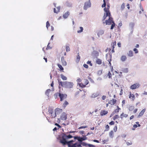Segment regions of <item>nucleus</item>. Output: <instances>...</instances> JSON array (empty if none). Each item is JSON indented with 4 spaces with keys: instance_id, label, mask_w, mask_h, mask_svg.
Masks as SVG:
<instances>
[{
    "instance_id": "obj_1",
    "label": "nucleus",
    "mask_w": 147,
    "mask_h": 147,
    "mask_svg": "<svg viewBox=\"0 0 147 147\" xmlns=\"http://www.w3.org/2000/svg\"><path fill=\"white\" fill-rule=\"evenodd\" d=\"M73 138V136L71 135H67L65 134H63L62 136V138L60 140V142L63 145L67 144L69 147H81V144L79 142H76L74 144L73 143L74 142L73 140L67 142V140L69 139Z\"/></svg>"
},
{
    "instance_id": "obj_2",
    "label": "nucleus",
    "mask_w": 147,
    "mask_h": 147,
    "mask_svg": "<svg viewBox=\"0 0 147 147\" xmlns=\"http://www.w3.org/2000/svg\"><path fill=\"white\" fill-rule=\"evenodd\" d=\"M59 84V87L60 88L61 87H63L67 88H71L73 87L74 85V83L72 82L67 81L62 82L60 80L58 79Z\"/></svg>"
},
{
    "instance_id": "obj_3",
    "label": "nucleus",
    "mask_w": 147,
    "mask_h": 147,
    "mask_svg": "<svg viewBox=\"0 0 147 147\" xmlns=\"http://www.w3.org/2000/svg\"><path fill=\"white\" fill-rule=\"evenodd\" d=\"M53 107H49L48 109V111L47 112V113L51 116V118L55 117L56 116V114H53Z\"/></svg>"
},
{
    "instance_id": "obj_4",
    "label": "nucleus",
    "mask_w": 147,
    "mask_h": 147,
    "mask_svg": "<svg viewBox=\"0 0 147 147\" xmlns=\"http://www.w3.org/2000/svg\"><path fill=\"white\" fill-rule=\"evenodd\" d=\"M89 82L87 79H84L83 82L78 83V84L82 88H84L86 87L87 85L88 84Z\"/></svg>"
},
{
    "instance_id": "obj_5",
    "label": "nucleus",
    "mask_w": 147,
    "mask_h": 147,
    "mask_svg": "<svg viewBox=\"0 0 147 147\" xmlns=\"http://www.w3.org/2000/svg\"><path fill=\"white\" fill-rule=\"evenodd\" d=\"M90 6L91 3L90 1L89 0L85 3L84 5V9L85 10H86L88 7H90Z\"/></svg>"
},
{
    "instance_id": "obj_6",
    "label": "nucleus",
    "mask_w": 147,
    "mask_h": 147,
    "mask_svg": "<svg viewBox=\"0 0 147 147\" xmlns=\"http://www.w3.org/2000/svg\"><path fill=\"white\" fill-rule=\"evenodd\" d=\"M140 86L139 84L137 83L131 85L130 87V88L131 89L134 90L138 88Z\"/></svg>"
},
{
    "instance_id": "obj_7",
    "label": "nucleus",
    "mask_w": 147,
    "mask_h": 147,
    "mask_svg": "<svg viewBox=\"0 0 147 147\" xmlns=\"http://www.w3.org/2000/svg\"><path fill=\"white\" fill-rule=\"evenodd\" d=\"M113 19L110 16L109 17V19L108 20L105 21V23L106 25H110L113 22H114L113 20Z\"/></svg>"
},
{
    "instance_id": "obj_8",
    "label": "nucleus",
    "mask_w": 147,
    "mask_h": 147,
    "mask_svg": "<svg viewBox=\"0 0 147 147\" xmlns=\"http://www.w3.org/2000/svg\"><path fill=\"white\" fill-rule=\"evenodd\" d=\"M59 97L60 99V100L61 101H63V100L67 98V95L65 94L59 93Z\"/></svg>"
},
{
    "instance_id": "obj_9",
    "label": "nucleus",
    "mask_w": 147,
    "mask_h": 147,
    "mask_svg": "<svg viewBox=\"0 0 147 147\" xmlns=\"http://www.w3.org/2000/svg\"><path fill=\"white\" fill-rule=\"evenodd\" d=\"M74 139H77L78 141L80 142H82L83 140H85L87 138L86 137L80 138L77 136H74Z\"/></svg>"
},
{
    "instance_id": "obj_10",
    "label": "nucleus",
    "mask_w": 147,
    "mask_h": 147,
    "mask_svg": "<svg viewBox=\"0 0 147 147\" xmlns=\"http://www.w3.org/2000/svg\"><path fill=\"white\" fill-rule=\"evenodd\" d=\"M105 13H104V16L103 17V20H104L107 18V17L109 16L110 17L111 16V14L110 12H108L107 11H105Z\"/></svg>"
},
{
    "instance_id": "obj_11",
    "label": "nucleus",
    "mask_w": 147,
    "mask_h": 147,
    "mask_svg": "<svg viewBox=\"0 0 147 147\" xmlns=\"http://www.w3.org/2000/svg\"><path fill=\"white\" fill-rule=\"evenodd\" d=\"M55 114H56H56H59L61 113L63 111V110L61 109L57 108L55 109Z\"/></svg>"
},
{
    "instance_id": "obj_12",
    "label": "nucleus",
    "mask_w": 147,
    "mask_h": 147,
    "mask_svg": "<svg viewBox=\"0 0 147 147\" xmlns=\"http://www.w3.org/2000/svg\"><path fill=\"white\" fill-rule=\"evenodd\" d=\"M116 102L117 100L116 99H113L109 101L108 104H110L111 105H114Z\"/></svg>"
},
{
    "instance_id": "obj_13",
    "label": "nucleus",
    "mask_w": 147,
    "mask_h": 147,
    "mask_svg": "<svg viewBox=\"0 0 147 147\" xmlns=\"http://www.w3.org/2000/svg\"><path fill=\"white\" fill-rule=\"evenodd\" d=\"M67 115L65 113H63L61 117V118L62 120H65L67 118Z\"/></svg>"
},
{
    "instance_id": "obj_14",
    "label": "nucleus",
    "mask_w": 147,
    "mask_h": 147,
    "mask_svg": "<svg viewBox=\"0 0 147 147\" xmlns=\"http://www.w3.org/2000/svg\"><path fill=\"white\" fill-rule=\"evenodd\" d=\"M129 98L131 99L133 101H134L135 99V96L133 94L131 93V92H130L129 94Z\"/></svg>"
},
{
    "instance_id": "obj_15",
    "label": "nucleus",
    "mask_w": 147,
    "mask_h": 147,
    "mask_svg": "<svg viewBox=\"0 0 147 147\" xmlns=\"http://www.w3.org/2000/svg\"><path fill=\"white\" fill-rule=\"evenodd\" d=\"M128 116V115L127 114H125L123 112H122L120 115V117L121 119H123V118H126Z\"/></svg>"
},
{
    "instance_id": "obj_16",
    "label": "nucleus",
    "mask_w": 147,
    "mask_h": 147,
    "mask_svg": "<svg viewBox=\"0 0 147 147\" xmlns=\"http://www.w3.org/2000/svg\"><path fill=\"white\" fill-rule=\"evenodd\" d=\"M107 111L102 110L100 113V114L101 116H102L107 114Z\"/></svg>"
},
{
    "instance_id": "obj_17",
    "label": "nucleus",
    "mask_w": 147,
    "mask_h": 147,
    "mask_svg": "<svg viewBox=\"0 0 147 147\" xmlns=\"http://www.w3.org/2000/svg\"><path fill=\"white\" fill-rule=\"evenodd\" d=\"M57 10H56V8H54V11L55 13H57L59 12L60 11V7L58 6L56 7Z\"/></svg>"
},
{
    "instance_id": "obj_18",
    "label": "nucleus",
    "mask_w": 147,
    "mask_h": 147,
    "mask_svg": "<svg viewBox=\"0 0 147 147\" xmlns=\"http://www.w3.org/2000/svg\"><path fill=\"white\" fill-rule=\"evenodd\" d=\"M61 60L63 65L65 66L67 64V63L64 59V57H62Z\"/></svg>"
},
{
    "instance_id": "obj_19",
    "label": "nucleus",
    "mask_w": 147,
    "mask_h": 147,
    "mask_svg": "<svg viewBox=\"0 0 147 147\" xmlns=\"http://www.w3.org/2000/svg\"><path fill=\"white\" fill-rule=\"evenodd\" d=\"M69 15V11H67L63 15V16L65 18H67Z\"/></svg>"
},
{
    "instance_id": "obj_20",
    "label": "nucleus",
    "mask_w": 147,
    "mask_h": 147,
    "mask_svg": "<svg viewBox=\"0 0 147 147\" xmlns=\"http://www.w3.org/2000/svg\"><path fill=\"white\" fill-rule=\"evenodd\" d=\"M145 111V109H143L139 113L138 116L139 117L142 116L143 115Z\"/></svg>"
},
{
    "instance_id": "obj_21",
    "label": "nucleus",
    "mask_w": 147,
    "mask_h": 147,
    "mask_svg": "<svg viewBox=\"0 0 147 147\" xmlns=\"http://www.w3.org/2000/svg\"><path fill=\"white\" fill-rule=\"evenodd\" d=\"M127 59V57L125 55H122L121 58V60L122 61H124Z\"/></svg>"
},
{
    "instance_id": "obj_22",
    "label": "nucleus",
    "mask_w": 147,
    "mask_h": 147,
    "mask_svg": "<svg viewBox=\"0 0 147 147\" xmlns=\"http://www.w3.org/2000/svg\"><path fill=\"white\" fill-rule=\"evenodd\" d=\"M128 55L130 57H132L133 56V53L132 51H129L127 53Z\"/></svg>"
},
{
    "instance_id": "obj_23",
    "label": "nucleus",
    "mask_w": 147,
    "mask_h": 147,
    "mask_svg": "<svg viewBox=\"0 0 147 147\" xmlns=\"http://www.w3.org/2000/svg\"><path fill=\"white\" fill-rule=\"evenodd\" d=\"M96 63L100 65L102 64V60L100 59H96Z\"/></svg>"
},
{
    "instance_id": "obj_24",
    "label": "nucleus",
    "mask_w": 147,
    "mask_h": 147,
    "mask_svg": "<svg viewBox=\"0 0 147 147\" xmlns=\"http://www.w3.org/2000/svg\"><path fill=\"white\" fill-rule=\"evenodd\" d=\"M110 4H108L107 5V8L105 7L104 9V11H108V12H109V9L110 8Z\"/></svg>"
},
{
    "instance_id": "obj_25",
    "label": "nucleus",
    "mask_w": 147,
    "mask_h": 147,
    "mask_svg": "<svg viewBox=\"0 0 147 147\" xmlns=\"http://www.w3.org/2000/svg\"><path fill=\"white\" fill-rule=\"evenodd\" d=\"M117 109H116L114 111L115 113H118L119 111L121 110V108H120L118 106H117Z\"/></svg>"
},
{
    "instance_id": "obj_26",
    "label": "nucleus",
    "mask_w": 147,
    "mask_h": 147,
    "mask_svg": "<svg viewBox=\"0 0 147 147\" xmlns=\"http://www.w3.org/2000/svg\"><path fill=\"white\" fill-rule=\"evenodd\" d=\"M80 57L79 55V52L78 53V55L77 56V58L76 59V61L77 62H79L80 60Z\"/></svg>"
},
{
    "instance_id": "obj_27",
    "label": "nucleus",
    "mask_w": 147,
    "mask_h": 147,
    "mask_svg": "<svg viewBox=\"0 0 147 147\" xmlns=\"http://www.w3.org/2000/svg\"><path fill=\"white\" fill-rule=\"evenodd\" d=\"M114 132L113 130L111 131L109 133V136L110 137L113 138V137Z\"/></svg>"
},
{
    "instance_id": "obj_28",
    "label": "nucleus",
    "mask_w": 147,
    "mask_h": 147,
    "mask_svg": "<svg viewBox=\"0 0 147 147\" xmlns=\"http://www.w3.org/2000/svg\"><path fill=\"white\" fill-rule=\"evenodd\" d=\"M98 95V94L97 93H93L91 95V97L92 98H95L97 97Z\"/></svg>"
},
{
    "instance_id": "obj_29",
    "label": "nucleus",
    "mask_w": 147,
    "mask_h": 147,
    "mask_svg": "<svg viewBox=\"0 0 147 147\" xmlns=\"http://www.w3.org/2000/svg\"><path fill=\"white\" fill-rule=\"evenodd\" d=\"M60 76L61 78L63 80H67V78L63 75L61 74Z\"/></svg>"
},
{
    "instance_id": "obj_30",
    "label": "nucleus",
    "mask_w": 147,
    "mask_h": 147,
    "mask_svg": "<svg viewBox=\"0 0 147 147\" xmlns=\"http://www.w3.org/2000/svg\"><path fill=\"white\" fill-rule=\"evenodd\" d=\"M57 65L59 67V68L60 69V70H61L63 72V68L62 67V66L59 64H57Z\"/></svg>"
},
{
    "instance_id": "obj_31",
    "label": "nucleus",
    "mask_w": 147,
    "mask_h": 147,
    "mask_svg": "<svg viewBox=\"0 0 147 147\" xmlns=\"http://www.w3.org/2000/svg\"><path fill=\"white\" fill-rule=\"evenodd\" d=\"M122 71L123 73H127L128 71V69L127 68H123L122 70Z\"/></svg>"
},
{
    "instance_id": "obj_32",
    "label": "nucleus",
    "mask_w": 147,
    "mask_h": 147,
    "mask_svg": "<svg viewBox=\"0 0 147 147\" xmlns=\"http://www.w3.org/2000/svg\"><path fill=\"white\" fill-rule=\"evenodd\" d=\"M51 91V90L50 89H47L45 92V94L47 96H49V93Z\"/></svg>"
},
{
    "instance_id": "obj_33",
    "label": "nucleus",
    "mask_w": 147,
    "mask_h": 147,
    "mask_svg": "<svg viewBox=\"0 0 147 147\" xmlns=\"http://www.w3.org/2000/svg\"><path fill=\"white\" fill-rule=\"evenodd\" d=\"M69 104L68 102L67 101H65L63 104V106L64 107H65Z\"/></svg>"
},
{
    "instance_id": "obj_34",
    "label": "nucleus",
    "mask_w": 147,
    "mask_h": 147,
    "mask_svg": "<svg viewBox=\"0 0 147 147\" xmlns=\"http://www.w3.org/2000/svg\"><path fill=\"white\" fill-rule=\"evenodd\" d=\"M112 74L111 73L110 71H109L107 74V76H108L109 78H112Z\"/></svg>"
},
{
    "instance_id": "obj_35",
    "label": "nucleus",
    "mask_w": 147,
    "mask_h": 147,
    "mask_svg": "<svg viewBox=\"0 0 147 147\" xmlns=\"http://www.w3.org/2000/svg\"><path fill=\"white\" fill-rule=\"evenodd\" d=\"M103 4L102 5V7H105L106 5V3L105 1V0H103Z\"/></svg>"
},
{
    "instance_id": "obj_36",
    "label": "nucleus",
    "mask_w": 147,
    "mask_h": 147,
    "mask_svg": "<svg viewBox=\"0 0 147 147\" xmlns=\"http://www.w3.org/2000/svg\"><path fill=\"white\" fill-rule=\"evenodd\" d=\"M80 30L78 31L77 32H78V33L81 32H82V31L83 30V28L82 27H80Z\"/></svg>"
},
{
    "instance_id": "obj_37",
    "label": "nucleus",
    "mask_w": 147,
    "mask_h": 147,
    "mask_svg": "<svg viewBox=\"0 0 147 147\" xmlns=\"http://www.w3.org/2000/svg\"><path fill=\"white\" fill-rule=\"evenodd\" d=\"M119 117V116L118 115H116L113 117V119L115 120V119H118Z\"/></svg>"
},
{
    "instance_id": "obj_38",
    "label": "nucleus",
    "mask_w": 147,
    "mask_h": 147,
    "mask_svg": "<svg viewBox=\"0 0 147 147\" xmlns=\"http://www.w3.org/2000/svg\"><path fill=\"white\" fill-rule=\"evenodd\" d=\"M116 45V41H115L114 42H112L111 43V45L112 47H114V45Z\"/></svg>"
},
{
    "instance_id": "obj_39",
    "label": "nucleus",
    "mask_w": 147,
    "mask_h": 147,
    "mask_svg": "<svg viewBox=\"0 0 147 147\" xmlns=\"http://www.w3.org/2000/svg\"><path fill=\"white\" fill-rule=\"evenodd\" d=\"M113 24L111 25V30H112L113 29L114 27L115 26V23H114V22H113V23H112Z\"/></svg>"
},
{
    "instance_id": "obj_40",
    "label": "nucleus",
    "mask_w": 147,
    "mask_h": 147,
    "mask_svg": "<svg viewBox=\"0 0 147 147\" xmlns=\"http://www.w3.org/2000/svg\"><path fill=\"white\" fill-rule=\"evenodd\" d=\"M66 51L68 52L70 51V49L69 46H67L66 47Z\"/></svg>"
},
{
    "instance_id": "obj_41",
    "label": "nucleus",
    "mask_w": 147,
    "mask_h": 147,
    "mask_svg": "<svg viewBox=\"0 0 147 147\" xmlns=\"http://www.w3.org/2000/svg\"><path fill=\"white\" fill-rule=\"evenodd\" d=\"M87 64H89L91 66H92V64L91 63V61H87Z\"/></svg>"
},
{
    "instance_id": "obj_42",
    "label": "nucleus",
    "mask_w": 147,
    "mask_h": 147,
    "mask_svg": "<svg viewBox=\"0 0 147 147\" xmlns=\"http://www.w3.org/2000/svg\"><path fill=\"white\" fill-rule=\"evenodd\" d=\"M134 109V107L131 106L129 107V110L130 111H132Z\"/></svg>"
},
{
    "instance_id": "obj_43",
    "label": "nucleus",
    "mask_w": 147,
    "mask_h": 147,
    "mask_svg": "<svg viewBox=\"0 0 147 147\" xmlns=\"http://www.w3.org/2000/svg\"><path fill=\"white\" fill-rule=\"evenodd\" d=\"M50 26V24L49 21H47L46 22V27L47 29H48V27Z\"/></svg>"
},
{
    "instance_id": "obj_44",
    "label": "nucleus",
    "mask_w": 147,
    "mask_h": 147,
    "mask_svg": "<svg viewBox=\"0 0 147 147\" xmlns=\"http://www.w3.org/2000/svg\"><path fill=\"white\" fill-rule=\"evenodd\" d=\"M125 3H123L121 5V8L122 9H123L125 8Z\"/></svg>"
},
{
    "instance_id": "obj_45",
    "label": "nucleus",
    "mask_w": 147,
    "mask_h": 147,
    "mask_svg": "<svg viewBox=\"0 0 147 147\" xmlns=\"http://www.w3.org/2000/svg\"><path fill=\"white\" fill-rule=\"evenodd\" d=\"M133 51L135 52V53H138V50L136 48H134L133 49Z\"/></svg>"
},
{
    "instance_id": "obj_46",
    "label": "nucleus",
    "mask_w": 147,
    "mask_h": 147,
    "mask_svg": "<svg viewBox=\"0 0 147 147\" xmlns=\"http://www.w3.org/2000/svg\"><path fill=\"white\" fill-rule=\"evenodd\" d=\"M76 81L78 82V83H80V82L82 81V80L80 78H78L77 80Z\"/></svg>"
},
{
    "instance_id": "obj_47",
    "label": "nucleus",
    "mask_w": 147,
    "mask_h": 147,
    "mask_svg": "<svg viewBox=\"0 0 147 147\" xmlns=\"http://www.w3.org/2000/svg\"><path fill=\"white\" fill-rule=\"evenodd\" d=\"M83 66L86 69H88V65L86 64H84L83 65Z\"/></svg>"
},
{
    "instance_id": "obj_48",
    "label": "nucleus",
    "mask_w": 147,
    "mask_h": 147,
    "mask_svg": "<svg viewBox=\"0 0 147 147\" xmlns=\"http://www.w3.org/2000/svg\"><path fill=\"white\" fill-rule=\"evenodd\" d=\"M86 127H87V126H81V127H79L78 129H82V128H86Z\"/></svg>"
},
{
    "instance_id": "obj_49",
    "label": "nucleus",
    "mask_w": 147,
    "mask_h": 147,
    "mask_svg": "<svg viewBox=\"0 0 147 147\" xmlns=\"http://www.w3.org/2000/svg\"><path fill=\"white\" fill-rule=\"evenodd\" d=\"M113 130L114 131L116 132L117 130V126H115L113 128Z\"/></svg>"
},
{
    "instance_id": "obj_50",
    "label": "nucleus",
    "mask_w": 147,
    "mask_h": 147,
    "mask_svg": "<svg viewBox=\"0 0 147 147\" xmlns=\"http://www.w3.org/2000/svg\"><path fill=\"white\" fill-rule=\"evenodd\" d=\"M111 59H109V60H108V62H109V65L110 66H111Z\"/></svg>"
},
{
    "instance_id": "obj_51",
    "label": "nucleus",
    "mask_w": 147,
    "mask_h": 147,
    "mask_svg": "<svg viewBox=\"0 0 147 147\" xmlns=\"http://www.w3.org/2000/svg\"><path fill=\"white\" fill-rule=\"evenodd\" d=\"M114 123H115L113 121H111V122H110L109 123V124L111 125H114Z\"/></svg>"
},
{
    "instance_id": "obj_52",
    "label": "nucleus",
    "mask_w": 147,
    "mask_h": 147,
    "mask_svg": "<svg viewBox=\"0 0 147 147\" xmlns=\"http://www.w3.org/2000/svg\"><path fill=\"white\" fill-rule=\"evenodd\" d=\"M105 128L107 129V130H108L109 129V127L108 125H106Z\"/></svg>"
},
{
    "instance_id": "obj_53",
    "label": "nucleus",
    "mask_w": 147,
    "mask_h": 147,
    "mask_svg": "<svg viewBox=\"0 0 147 147\" xmlns=\"http://www.w3.org/2000/svg\"><path fill=\"white\" fill-rule=\"evenodd\" d=\"M126 103V101L125 100H123L122 101V106H123L124 105V104H125Z\"/></svg>"
},
{
    "instance_id": "obj_54",
    "label": "nucleus",
    "mask_w": 147,
    "mask_h": 147,
    "mask_svg": "<svg viewBox=\"0 0 147 147\" xmlns=\"http://www.w3.org/2000/svg\"><path fill=\"white\" fill-rule=\"evenodd\" d=\"M106 98V96L103 95L102 96V99L103 100H105Z\"/></svg>"
},
{
    "instance_id": "obj_55",
    "label": "nucleus",
    "mask_w": 147,
    "mask_h": 147,
    "mask_svg": "<svg viewBox=\"0 0 147 147\" xmlns=\"http://www.w3.org/2000/svg\"><path fill=\"white\" fill-rule=\"evenodd\" d=\"M126 143L127 144V145H131L132 144V143L131 142H127Z\"/></svg>"
},
{
    "instance_id": "obj_56",
    "label": "nucleus",
    "mask_w": 147,
    "mask_h": 147,
    "mask_svg": "<svg viewBox=\"0 0 147 147\" xmlns=\"http://www.w3.org/2000/svg\"><path fill=\"white\" fill-rule=\"evenodd\" d=\"M123 94V90H122V88H121V90L120 91V92L119 94V95H122Z\"/></svg>"
},
{
    "instance_id": "obj_57",
    "label": "nucleus",
    "mask_w": 147,
    "mask_h": 147,
    "mask_svg": "<svg viewBox=\"0 0 147 147\" xmlns=\"http://www.w3.org/2000/svg\"><path fill=\"white\" fill-rule=\"evenodd\" d=\"M55 125H56V126L60 128L61 127V126L59 124H58L57 123H55Z\"/></svg>"
},
{
    "instance_id": "obj_58",
    "label": "nucleus",
    "mask_w": 147,
    "mask_h": 147,
    "mask_svg": "<svg viewBox=\"0 0 147 147\" xmlns=\"http://www.w3.org/2000/svg\"><path fill=\"white\" fill-rule=\"evenodd\" d=\"M112 47V48L111 51L112 53H113L115 52V51H114L115 47Z\"/></svg>"
},
{
    "instance_id": "obj_59",
    "label": "nucleus",
    "mask_w": 147,
    "mask_h": 147,
    "mask_svg": "<svg viewBox=\"0 0 147 147\" xmlns=\"http://www.w3.org/2000/svg\"><path fill=\"white\" fill-rule=\"evenodd\" d=\"M117 45L119 47H121V44L120 42H118L117 43Z\"/></svg>"
},
{
    "instance_id": "obj_60",
    "label": "nucleus",
    "mask_w": 147,
    "mask_h": 147,
    "mask_svg": "<svg viewBox=\"0 0 147 147\" xmlns=\"http://www.w3.org/2000/svg\"><path fill=\"white\" fill-rule=\"evenodd\" d=\"M137 110H138V109H135L134 111H133V112L134 113H136V112H137Z\"/></svg>"
},
{
    "instance_id": "obj_61",
    "label": "nucleus",
    "mask_w": 147,
    "mask_h": 147,
    "mask_svg": "<svg viewBox=\"0 0 147 147\" xmlns=\"http://www.w3.org/2000/svg\"><path fill=\"white\" fill-rule=\"evenodd\" d=\"M111 72H112L113 74V67L112 66H111Z\"/></svg>"
},
{
    "instance_id": "obj_62",
    "label": "nucleus",
    "mask_w": 147,
    "mask_h": 147,
    "mask_svg": "<svg viewBox=\"0 0 147 147\" xmlns=\"http://www.w3.org/2000/svg\"><path fill=\"white\" fill-rule=\"evenodd\" d=\"M89 147H95V146L92 144H89Z\"/></svg>"
},
{
    "instance_id": "obj_63",
    "label": "nucleus",
    "mask_w": 147,
    "mask_h": 147,
    "mask_svg": "<svg viewBox=\"0 0 147 147\" xmlns=\"http://www.w3.org/2000/svg\"><path fill=\"white\" fill-rule=\"evenodd\" d=\"M93 141L94 142H97L98 143L99 142L98 141V140H93Z\"/></svg>"
},
{
    "instance_id": "obj_64",
    "label": "nucleus",
    "mask_w": 147,
    "mask_h": 147,
    "mask_svg": "<svg viewBox=\"0 0 147 147\" xmlns=\"http://www.w3.org/2000/svg\"><path fill=\"white\" fill-rule=\"evenodd\" d=\"M134 115H132V116H131L130 117V120L132 119H133L134 118Z\"/></svg>"
}]
</instances>
